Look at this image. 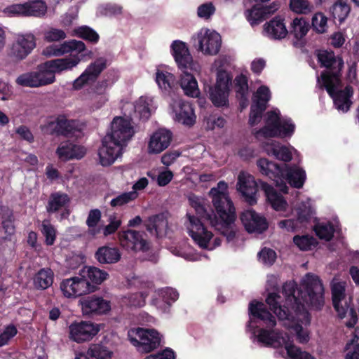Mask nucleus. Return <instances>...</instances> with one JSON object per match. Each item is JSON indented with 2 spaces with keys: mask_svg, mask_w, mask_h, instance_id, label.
I'll list each match as a JSON object with an SVG mask.
<instances>
[{
  "mask_svg": "<svg viewBox=\"0 0 359 359\" xmlns=\"http://www.w3.org/2000/svg\"><path fill=\"white\" fill-rule=\"evenodd\" d=\"M54 273L50 268L41 269L33 278V285L37 290H46L53 283Z\"/></svg>",
  "mask_w": 359,
  "mask_h": 359,
  "instance_id": "58836bf2",
  "label": "nucleus"
},
{
  "mask_svg": "<svg viewBox=\"0 0 359 359\" xmlns=\"http://www.w3.org/2000/svg\"><path fill=\"white\" fill-rule=\"evenodd\" d=\"M47 11L46 4L42 1H32L25 4H13L4 8V12L8 15L22 16H43Z\"/></svg>",
  "mask_w": 359,
  "mask_h": 359,
  "instance_id": "f3484780",
  "label": "nucleus"
},
{
  "mask_svg": "<svg viewBox=\"0 0 359 359\" xmlns=\"http://www.w3.org/2000/svg\"><path fill=\"white\" fill-rule=\"evenodd\" d=\"M128 338L140 353H149L156 349L161 343V338L154 330L137 327L128 332Z\"/></svg>",
  "mask_w": 359,
  "mask_h": 359,
  "instance_id": "6e6552de",
  "label": "nucleus"
},
{
  "mask_svg": "<svg viewBox=\"0 0 359 359\" xmlns=\"http://www.w3.org/2000/svg\"><path fill=\"white\" fill-rule=\"evenodd\" d=\"M76 33L81 38L93 43L97 42L99 39V35L97 32L87 26L79 27L76 30Z\"/></svg>",
  "mask_w": 359,
  "mask_h": 359,
  "instance_id": "5fc2aeb1",
  "label": "nucleus"
},
{
  "mask_svg": "<svg viewBox=\"0 0 359 359\" xmlns=\"http://www.w3.org/2000/svg\"><path fill=\"white\" fill-rule=\"evenodd\" d=\"M270 99V90L266 86H261L254 95L253 104L251 106L249 123L252 126L257 124L266 108V104Z\"/></svg>",
  "mask_w": 359,
  "mask_h": 359,
  "instance_id": "aec40b11",
  "label": "nucleus"
},
{
  "mask_svg": "<svg viewBox=\"0 0 359 359\" xmlns=\"http://www.w3.org/2000/svg\"><path fill=\"white\" fill-rule=\"evenodd\" d=\"M172 140V133L165 129H159L151 136L148 145L149 154H159L167 149Z\"/></svg>",
  "mask_w": 359,
  "mask_h": 359,
  "instance_id": "a878e982",
  "label": "nucleus"
},
{
  "mask_svg": "<svg viewBox=\"0 0 359 359\" xmlns=\"http://www.w3.org/2000/svg\"><path fill=\"white\" fill-rule=\"evenodd\" d=\"M67 37L66 33L60 29L50 28L44 32V39L48 42H55Z\"/></svg>",
  "mask_w": 359,
  "mask_h": 359,
  "instance_id": "13d9d810",
  "label": "nucleus"
},
{
  "mask_svg": "<svg viewBox=\"0 0 359 359\" xmlns=\"http://www.w3.org/2000/svg\"><path fill=\"white\" fill-rule=\"evenodd\" d=\"M294 243L302 250H309L312 245L316 244V240L309 236H295L293 238Z\"/></svg>",
  "mask_w": 359,
  "mask_h": 359,
  "instance_id": "6e6d98bb",
  "label": "nucleus"
},
{
  "mask_svg": "<svg viewBox=\"0 0 359 359\" xmlns=\"http://www.w3.org/2000/svg\"><path fill=\"white\" fill-rule=\"evenodd\" d=\"M318 61L320 67L326 68V70L321 74L323 86L327 92H332L333 83H339V76L344 67V61L339 55H335L334 52L326 50H319Z\"/></svg>",
  "mask_w": 359,
  "mask_h": 359,
  "instance_id": "423d86ee",
  "label": "nucleus"
},
{
  "mask_svg": "<svg viewBox=\"0 0 359 359\" xmlns=\"http://www.w3.org/2000/svg\"><path fill=\"white\" fill-rule=\"evenodd\" d=\"M100 331L98 325L90 322L81 321L69 326V337L77 343L91 339Z\"/></svg>",
  "mask_w": 359,
  "mask_h": 359,
  "instance_id": "412c9836",
  "label": "nucleus"
},
{
  "mask_svg": "<svg viewBox=\"0 0 359 359\" xmlns=\"http://www.w3.org/2000/svg\"><path fill=\"white\" fill-rule=\"evenodd\" d=\"M16 83L22 86L30 88L39 87L34 71L20 75L16 79Z\"/></svg>",
  "mask_w": 359,
  "mask_h": 359,
  "instance_id": "09e8293b",
  "label": "nucleus"
},
{
  "mask_svg": "<svg viewBox=\"0 0 359 359\" xmlns=\"http://www.w3.org/2000/svg\"><path fill=\"white\" fill-rule=\"evenodd\" d=\"M304 291H298L301 298L296 296V285L293 282L286 283L283 286V293L285 297V302L281 306L278 299L280 295L270 293L266 298V303L270 309L278 316L280 321L287 320L283 325L290 327V320L293 318L291 311H300L304 304L316 309H320L324 305V287L317 276L307 273L302 279Z\"/></svg>",
  "mask_w": 359,
  "mask_h": 359,
  "instance_id": "f03ea898",
  "label": "nucleus"
},
{
  "mask_svg": "<svg viewBox=\"0 0 359 359\" xmlns=\"http://www.w3.org/2000/svg\"><path fill=\"white\" fill-rule=\"evenodd\" d=\"M264 149L268 155L273 156L276 159L285 162H288L292 159V154L289 149L278 142L271 141L266 143Z\"/></svg>",
  "mask_w": 359,
  "mask_h": 359,
  "instance_id": "e433bc0d",
  "label": "nucleus"
},
{
  "mask_svg": "<svg viewBox=\"0 0 359 359\" xmlns=\"http://www.w3.org/2000/svg\"><path fill=\"white\" fill-rule=\"evenodd\" d=\"M47 130H52L58 135L69 136L77 130L78 123L74 120H68L65 116L60 115L55 121H50L46 126Z\"/></svg>",
  "mask_w": 359,
  "mask_h": 359,
  "instance_id": "c756f323",
  "label": "nucleus"
},
{
  "mask_svg": "<svg viewBox=\"0 0 359 359\" xmlns=\"http://www.w3.org/2000/svg\"><path fill=\"white\" fill-rule=\"evenodd\" d=\"M17 334V329L14 325H8L0 333V347L8 344L11 338Z\"/></svg>",
  "mask_w": 359,
  "mask_h": 359,
  "instance_id": "e2e57ef3",
  "label": "nucleus"
},
{
  "mask_svg": "<svg viewBox=\"0 0 359 359\" xmlns=\"http://www.w3.org/2000/svg\"><path fill=\"white\" fill-rule=\"evenodd\" d=\"M350 10V6L346 2L339 1L332 6L330 11L335 20L342 22L348 16Z\"/></svg>",
  "mask_w": 359,
  "mask_h": 359,
  "instance_id": "c03bdc74",
  "label": "nucleus"
},
{
  "mask_svg": "<svg viewBox=\"0 0 359 359\" xmlns=\"http://www.w3.org/2000/svg\"><path fill=\"white\" fill-rule=\"evenodd\" d=\"M294 125L290 119H282L276 111L267 113L266 126L257 132V136L264 137L290 135Z\"/></svg>",
  "mask_w": 359,
  "mask_h": 359,
  "instance_id": "1a4fd4ad",
  "label": "nucleus"
},
{
  "mask_svg": "<svg viewBox=\"0 0 359 359\" xmlns=\"http://www.w3.org/2000/svg\"><path fill=\"white\" fill-rule=\"evenodd\" d=\"M249 311L254 318L262 320L268 327H273L276 325L275 318L267 311L263 303L257 302L254 304L252 302L250 304Z\"/></svg>",
  "mask_w": 359,
  "mask_h": 359,
  "instance_id": "c9c22d12",
  "label": "nucleus"
},
{
  "mask_svg": "<svg viewBox=\"0 0 359 359\" xmlns=\"http://www.w3.org/2000/svg\"><path fill=\"white\" fill-rule=\"evenodd\" d=\"M259 171L272 180H273L276 188L283 193H287L288 187L284 183L283 168H281L277 163H273L266 158H260L257 161Z\"/></svg>",
  "mask_w": 359,
  "mask_h": 359,
  "instance_id": "a211bd4d",
  "label": "nucleus"
},
{
  "mask_svg": "<svg viewBox=\"0 0 359 359\" xmlns=\"http://www.w3.org/2000/svg\"><path fill=\"white\" fill-rule=\"evenodd\" d=\"M41 231L45 237V242L48 245H52L56 238V230L49 220H43L41 225Z\"/></svg>",
  "mask_w": 359,
  "mask_h": 359,
  "instance_id": "49530a36",
  "label": "nucleus"
},
{
  "mask_svg": "<svg viewBox=\"0 0 359 359\" xmlns=\"http://www.w3.org/2000/svg\"><path fill=\"white\" fill-rule=\"evenodd\" d=\"M144 231L127 230L119 232L121 245L128 250L146 252L149 249V243L146 239Z\"/></svg>",
  "mask_w": 359,
  "mask_h": 359,
  "instance_id": "dca6fc26",
  "label": "nucleus"
},
{
  "mask_svg": "<svg viewBox=\"0 0 359 359\" xmlns=\"http://www.w3.org/2000/svg\"><path fill=\"white\" fill-rule=\"evenodd\" d=\"M257 339L266 346L277 347L284 345L287 353L291 359H298L301 357V353L305 352L300 348L288 343L287 336H283L280 332L262 329L257 335Z\"/></svg>",
  "mask_w": 359,
  "mask_h": 359,
  "instance_id": "9d476101",
  "label": "nucleus"
},
{
  "mask_svg": "<svg viewBox=\"0 0 359 359\" xmlns=\"http://www.w3.org/2000/svg\"><path fill=\"white\" fill-rule=\"evenodd\" d=\"M13 215L11 210H8L4 215L2 226L5 230V233L11 236L15 231V226L13 224Z\"/></svg>",
  "mask_w": 359,
  "mask_h": 359,
  "instance_id": "680f3d73",
  "label": "nucleus"
},
{
  "mask_svg": "<svg viewBox=\"0 0 359 359\" xmlns=\"http://www.w3.org/2000/svg\"><path fill=\"white\" fill-rule=\"evenodd\" d=\"M292 330L296 334V339L300 344H306L309 340V334L308 330L303 328L299 324H295L292 326Z\"/></svg>",
  "mask_w": 359,
  "mask_h": 359,
  "instance_id": "0e129e2a",
  "label": "nucleus"
},
{
  "mask_svg": "<svg viewBox=\"0 0 359 359\" xmlns=\"http://www.w3.org/2000/svg\"><path fill=\"white\" fill-rule=\"evenodd\" d=\"M86 49L85 43L81 41L70 40L60 45H50L43 50V55L46 57H57L76 51L81 53Z\"/></svg>",
  "mask_w": 359,
  "mask_h": 359,
  "instance_id": "5701e85b",
  "label": "nucleus"
},
{
  "mask_svg": "<svg viewBox=\"0 0 359 359\" xmlns=\"http://www.w3.org/2000/svg\"><path fill=\"white\" fill-rule=\"evenodd\" d=\"M312 27L318 33H324L327 28V18L321 13L315 14L312 18Z\"/></svg>",
  "mask_w": 359,
  "mask_h": 359,
  "instance_id": "bf43d9fd",
  "label": "nucleus"
},
{
  "mask_svg": "<svg viewBox=\"0 0 359 359\" xmlns=\"http://www.w3.org/2000/svg\"><path fill=\"white\" fill-rule=\"evenodd\" d=\"M172 55L178 67L182 71L180 76V85L184 93L191 97H198L200 95V90L198 82L191 72H198L199 65L194 62L192 57L185 43L180 41H175L172 46Z\"/></svg>",
  "mask_w": 359,
  "mask_h": 359,
  "instance_id": "20e7f679",
  "label": "nucleus"
},
{
  "mask_svg": "<svg viewBox=\"0 0 359 359\" xmlns=\"http://www.w3.org/2000/svg\"><path fill=\"white\" fill-rule=\"evenodd\" d=\"M109 86V82L107 79L102 80L97 82L93 87V90L94 95H93V99H96L97 96H101V104H104L107 98L105 96V93Z\"/></svg>",
  "mask_w": 359,
  "mask_h": 359,
  "instance_id": "4d7b16f0",
  "label": "nucleus"
},
{
  "mask_svg": "<svg viewBox=\"0 0 359 359\" xmlns=\"http://www.w3.org/2000/svg\"><path fill=\"white\" fill-rule=\"evenodd\" d=\"M36 47V39L32 34H18L10 45L8 56L14 61L25 59Z\"/></svg>",
  "mask_w": 359,
  "mask_h": 359,
  "instance_id": "ddd939ff",
  "label": "nucleus"
},
{
  "mask_svg": "<svg viewBox=\"0 0 359 359\" xmlns=\"http://www.w3.org/2000/svg\"><path fill=\"white\" fill-rule=\"evenodd\" d=\"M82 312L84 315H101L110 311V302L96 295L80 299Z\"/></svg>",
  "mask_w": 359,
  "mask_h": 359,
  "instance_id": "4be33fe9",
  "label": "nucleus"
},
{
  "mask_svg": "<svg viewBox=\"0 0 359 359\" xmlns=\"http://www.w3.org/2000/svg\"><path fill=\"white\" fill-rule=\"evenodd\" d=\"M168 218L165 213H160L149 217L144 222L146 229L152 235L162 236L168 229Z\"/></svg>",
  "mask_w": 359,
  "mask_h": 359,
  "instance_id": "7c9ffc66",
  "label": "nucleus"
},
{
  "mask_svg": "<svg viewBox=\"0 0 359 359\" xmlns=\"http://www.w3.org/2000/svg\"><path fill=\"white\" fill-rule=\"evenodd\" d=\"M264 32L271 39L280 40L289 33L283 20L276 17L264 25Z\"/></svg>",
  "mask_w": 359,
  "mask_h": 359,
  "instance_id": "473e14b6",
  "label": "nucleus"
},
{
  "mask_svg": "<svg viewBox=\"0 0 359 359\" xmlns=\"http://www.w3.org/2000/svg\"><path fill=\"white\" fill-rule=\"evenodd\" d=\"M123 147L113 144L112 142L105 138L102 140V145L98 151L100 162L103 166L111 165L121 154Z\"/></svg>",
  "mask_w": 359,
  "mask_h": 359,
  "instance_id": "cd10ccee",
  "label": "nucleus"
},
{
  "mask_svg": "<svg viewBox=\"0 0 359 359\" xmlns=\"http://www.w3.org/2000/svg\"><path fill=\"white\" fill-rule=\"evenodd\" d=\"M88 355L97 359H110L113 353L101 344H91L87 351Z\"/></svg>",
  "mask_w": 359,
  "mask_h": 359,
  "instance_id": "a18cd8bd",
  "label": "nucleus"
},
{
  "mask_svg": "<svg viewBox=\"0 0 359 359\" xmlns=\"http://www.w3.org/2000/svg\"><path fill=\"white\" fill-rule=\"evenodd\" d=\"M173 109L175 113V119L183 125L191 126L196 122V115L192 106L181 100L174 102Z\"/></svg>",
  "mask_w": 359,
  "mask_h": 359,
  "instance_id": "c85d7f7f",
  "label": "nucleus"
},
{
  "mask_svg": "<svg viewBox=\"0 0 359 359\" xmlns=\"http://www.w3.org/2000/svg\"><path fill=\"white\" fill-rule=\"evenodd\" d=\"M313 212L310 207L302 204L298 209V218L297 220L300 223L307 221L311 216Z\"/></svg>",
  "mask_w": 359,
  "mask_h": 359,
  "instance_id": "774afa93",
  "label": "nucleus"
},
{
  "mask_svg": "<svg viewBox=\"0 0 359 359\" xmlns=\"http://www.w3.org/2000/svg\"><path fill=\"white\" fill-rule=\"evenodd\" d=\"M278 9V4L273 3L268 6H255L251 9L247 10L245 15L250 25L255 27L268 18Z\"/></svg>",
  "mask_w": 359,
  "mask_h": 359,
  "instance_id": "bb28decb",
  "label": "nucleus"
},
{
  "mask_svg": "<svg viewBox=\"0 0 359 359\" xmlns=\"http://www.w3.org/2000/svg\"><path fill=\"white\" fill-rule=\"evenodd\" d=\"M290 8L299 14H308L313 9V6L307 0H290Z\"/></svg>",
  "mask_w": 359,
  "mask_h": 359,
  "instance_id": "de8ad7c7",
  "label": "nucleus"
},
{
  "mask_svg": "<svg viewBox=\"0 0 359 359\" xmlns=\"http://www.w3.org/2000/svg\"><path fill=\"white\" fill-rule=\"evenodd\" d=\"M309 27V24L304 18H296L291 22L290 33L295 39H301L306 35Z\"/></svg>",
  "mask_w": 359,
  "mask_h": 359,
  "instance_id": "79ce46f5",
  "label": "nucleus"
},
{
  "mask_svg": "<svg viewBox=\"0 0 359 359\" xmlns=\"http://www.w3.org/2000/svg\"><path fill=\"white\" fill-rule=\"evenodd\" d=\"M135 112L137 113L140 119L147 120L151 116V111L146 99L141 97L135 104Z\"/></svg>",
  "mask_w": 359,
  "mask_h": 359,
  "instance_id": "8fccbe9b",
  "label": "nucleus"
},
{
  "mask_svg": "<svg viewBox=\"0 0 359 359\" xmlns=\"http://www.w3.org/2000/svg\"><path fill=\"white\" fill-rule=\"evenodd\" d=\"M121 222L120 219H116L115 217H109V224L104 229V235L108 236L114 233L120 226Z\"/></svg>",
  "mask_w": 359,
  "mask_h": 359,
  "instance_id": "338daca9",
  "label": "nucleus"
},
{
  "mask_svg": "<svg viewBox=\"0 0 359 359\" xmlns=\"http://www.w3.org/2000/svg\"><path fill=\"white\" fill-rule=\"evenodd\" d=\"M70 198L67 194L55 192L50 195L46 211L48 213H55L62 208H65L69 203Z\"/></svg>",
  "mask_w": 359,
  "mask_h": 359,
  "instance_id": "4c0bfd02",
  "label": "nucleus"
},
{
  "mask_svg": "<svg viewBox=\"0 0 359 359\" xmlns=\"http://www.w3.org/2000/svg\"><path fill=\"white\" fill-rule=\"evenodd\" d=\"M60 290L65 297L67 298L77 297L96 290L97 287L91 285L85 276H74L65 279L60 283Z\"/></svg>",
  "mask_w": 359,
  "mask_h": 359,
  "instance_id": "4468645a",
  "label": "nucleus"
},
{
  "mask_svg": "<svg viewBox=\"0 0 359 359\" xmlns=\"http://www.w3.org/2000/svg\"><path fill=\"white\" fill-rule=\"evenodd\" d=\"M60 159L67 161L72 158H81L86 154V149L83 147L74 144L67 141L62 142L56 150Z\"/></svg>",
  "mask_w": 359,
  "mask_h": 359,
  "instance_id": "2f4dec72",
  "label": "nucleus"
},
{
  "mask_svg": "<svg viewBox=\"0 0 359 359\" xmlns=\"http://www.w3.org/2000/svg\"><path fill=\"white\" fill-rule=\"evenodd\" d=\"M215 11V8L212 3H206L198 8V15L201 18L208 19Z\"/></svg>",
  "mask_w": 359,
  "mask_h": 359,
  "instance_id": "69168bd1",
  "label": "nucleus"
},
{
  "mask_svg": "<svg viewBox=\"0 0 359 359\" xmlns=\"http://www.w3.org/2000/svg\"><path fill=\"white\" fill-rule=\"evenodd\" d=\"M258 256L259 260L266 265H272L276 259V252L266 248L259 252Z\"/></svg>",
  "mask_w": 359,
  "mask_h": 359,
  "instance_id": "052dcab7",
  "label": "nucleus"
},
{
  "mask_svg": "<svg viewBox=\"0 0 359 359\" xmlns=\"http://www.w3.org/2000/svg\"><path fill=\"white\" fill-rule=\"evenodd\" d=\"M285 168L283 169L284 183L286 184L285 180H287L294 188L302 187L306 180L305 171L297 166L287 167L285 165Z\"/></svg>",
  "mask_w": 359,
  "mask_h": 359,
  "instance_id": "f704fd0d",
  "label": "nucleus"
},
{
  "mask_svg": "<svg viewBox=\"0 0 359 359\" xmlns=\"http://www.w3.org/2000/svg\"><path fill=\"white\" fill-rule=\"evenodd\" d=\"M315 231L320 239L330 241L333 236L334 228L330 223L319 224L316 226Z\"/></svg>",
  "mask_w": 359,
  "mask_h": 359,
  "instance_id": "603ef678",
  "label": "nucleus"
},
{
  "mask_svg": "<svg viewBox=\"0 0 359 359\" xmlns=\"http://www.w3.org/2000/svg\"><path fill=\"white\" fill-rule=\"evenodd\" d=\"M345 287L344 282L334 280L332 282V303L339 318H344L346 313H348L350 319L345 324L348 327H353L358 321V316L354 309L350 306L351 299L346 297Z\"/></svg>",
  "mask_w": 359,
  "mask_h": 359,
  "instance_id": "0eeeda50",
  "label": "nucleus"
},
{
  "mask_svg": "<svg viewBox=\"0 0 359 359\" xmlns=\"http://www.w3.org/2000/svg\"><path fill=\"white\" fill-rule=\"evenodd\" d=\"M135 133L130 121L122 117H115L111 124V132L104 138L123 147Z\"/></svg>",
  "mask_w": 359,
  "mask_h": 359,
  "instance_id": "f8f14e48",
  "label": "nucleus"
},
{
  "mask_svg": "<svg viewBox=\"0 0 359 359\" xmlns=\"http://www.w3.org/2000/svg\"><path fill=\"white\" fill-rule=\"evenodd\" d=\"M159 295L162 297L163 302L158 306L163 312H168L171 303L178 299V292L171 287H165L158 291Z\"/></svg>",
  "mask_w": 359,
  "mask_h": 359,
  "instance_id": "a19ab883",
  "label": "nucleus"
},
{
  "mask_svg": "<svg viewBox=\"0 0 359 359\" xmlns=\"http://www.w3.org/2000/svg\"><path fill=\"white\" fill-rule=\"evenodd\" d=\"M121 257L120 250L117 248L109 246L100 247L95 253V258L102 264L117 263Z\"/></svg>",
  "mask_w": 359,
  "mask_h": 359,
  "instance_id": "72a5a7b5",
  "label": "nucleus"
},
{
  "mask_svg": "<svg viewBox=\"0 0 359 359\" xmlns=\"http://www.w3.org/2000/svg\"><path fill=\"white\" fill-rule=\"evenodd\" d=\"M230 80L226 72L219 71L215 86L208 87L209 97L215 106H225L227 104Z\"/></svg>",
  "mask_w": 359,
  "mask_h": 359,
  "instance_id": "2eb2a0df",
  "label": "nucleus"
},
{
  "mask_svg": "<svg viewBox=\"0 0 359 359\" xmlns=\"http://www.w3.org/2000/svg\"><path fill=\"white\" fill-rule=\"evenodd\" d=\"M191 40L193 46L198 50L210 55L218 53L222 43L220 35L215 31L208 29H201Z\"/></svg>",
  "mask_w": 359,
  "mask_h": 359,
  "instance_id": "9b49d317",
  "label": "nucleus"
},
{
  "mask_svg": "<svg viewBox=\"0 0 359 359\" xmlns=\"http://www.w3.org/2000/svg\"><path fill=\"white\" fill-rule=\"evenodd\" d=\"M137 196V194L135 191L126 192L113 198L110 202V205L112 207L122 206L135 200Z\"/></svg>",
  "mask_w": 359,
  "mask_h": 359,
  "instance_id": "864d4df0",
  "label": "nucleus"
},
{
  "mask_svg": "<svg viewBox=\"0 0 359 359\" xmlns=\"http://www.w3.org/2000/svg\"><path fill=\"white\" fill-rule=\"evenodd\" d=\"M156 82L158 87L165 92H170L177 85L175 76L168 72L157 70L156 72Z\"/></svg>",
  "mask_w": 359,
  "mask_h": 359,
  "instance_id": "ea45409f",
  "label": "nucleus"
},
{
  "mask_svg": "<svg viewBox=\"0 0 359 359\" xmlns=\"http://www.w3.org/2000/svg\"><path fill=\"white\" fill-rule=\"evenodd\" d=\"M226 191L227 184L220 181L217 187L212 188L209 192L219 218L215 215L212 217V214L208 212L204 198L194 194H190L188 197L189 204L194 208L198 217L187 213L186 217L188 222L186 223V226L191 237L201 248L212 249L208 248L212 233L204 227L198 217L209 221L216 230L226 238L227 241H231L236 237L237 229L235 225V208Z\"/></svg>",
  "mask_w": 359,
  "mask_h": 359,
  "instance_id": "f257e3e1",
  "label": "nucleus"
},
{
  "mask_svg": "<svg viewBox=\"0 0 359 359\" xmlns=\"http://www.w3.org/2000/svg\"><path fill=\"white\" fill-rule=\"evenodd\" d=\"M258 187L264 191L266 197L276 210H283L287 207V202L283 196L267 183L259 180L257 182L253 176L245 172H240L238 177L237 189L250 205L257 203Z\"/></svg>",
  "mask_w": 359,
  "mask_h": 359,
  "instance_id": "7ed1b4c3",
  "label": "nucleus"
},
{
  "mask_svg": "<svg viewBox=\"0 0 359 359\" xmlns=\"http://www.w3.org/2000/svg\"><path fill=\"white\" fill-rule=\"evenodd\" d=\"M107 67V60L104 57L97 59L73 83V88L79 90L84 86L93 83L101 72Z\"/></svg>",
  "mask_w": 359,
  "mask_h": 359,
  "instance_id": "6ab92c4d",
  "label": "nucleus"
},
{
  "mask_svg": "<svg viewBox=\"0 0 359 359\" xmlns=\"http://www.w3.org/2000/svg\"><path fill=\"white\" fill-rule=\"evenodd\" d=\"M79 61L78 57H72L51 60L39 65L34 71L39 86L53 83L56 73L72 69Z\"/></svg>",
  "mask_w": 359,
  "mask_h": 359,
  "instance_id": "39448f33",
  "label": "nucleus"
},
{
  "mask_svg": "<svg viewBox=\"0 0 359 359\" xmlns=\"http://www.w3.org/2000/svg\"><path fill=\"white\" fill-rule=\"evenodd\" d=\"M237 96H241L246 102V95H248V84L246 76L243 75L237 76L234 79Z\"/></svg>",
  "mask_w": 359,
  "mask_h": 359,
  "instance_id": "3c124183",
  "label": "nucleus"
},
{
  "mask_svg": "<svg viewBox=\"0 0 359 359\" xmlns=\"http://www.w3.org/2000/svg\"><path fill=\"white\" fill-rule=\"evenodd\" d=\"M332 84V90L327 93L332 97L335 107L343 112L348 111L352 104L350 99L353 95L352 87L346 86L344 90H337V86L338 83Z\"/></svg>",
  "mask_w": 359,
  "mask_h": 359,
  "instance_id": "393cba45",
  "label": "nucleus"
},
{
  "mask_svg": "<svg viewBox=\"0 0 359 359\" xmlns=\"http://www.w3.org/2000/svg\"><path fill=\"white\" fill-rule=\"evenodd\" d=\"M83 273H86L88 279L93 283L100 285L107 279L109 274L107 271L95 266H86Z\"/></svg>",
  "mask_w": 359,
  "mask_h": 359,
  "instance_id": "37998d69",
  "label": "nucleus"
},
{
  "mask_svg": "<svg viewBox=\"0 0 359 359\" xmlns=\"http://www.w3.org/2000/svg\"><path fill=\"white\" fill-rule=\"evenodd\" d=\"M241 219L249 233H260L268 228L266 218L252 210L243 212L241 215Z\"/></svg>",
  "mask_w": 359,
  "mask_h": 359,
  "instance_id": "b1692460",
  "label": "nucleus"
}]
</instances>
